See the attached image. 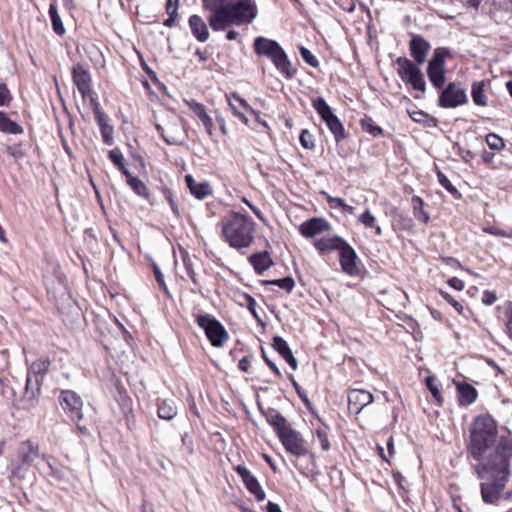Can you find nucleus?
<instances>
[{"label": "nucleus", "instance_id": "nucleus-1", "mask_svg": "<svg viewBox=\"0 0 512 512\" xmlns=\"http://www.w3.org/2000/svg\"><path fill=\"white\" fill-rule=\"evenodd\" d=\"M511 457V446L504 440L499 447L496 459H486L475 466L477 477L481 480V499L485 504L499 505L501 501H505Z\"/></svg>", "mask_w": 512, "mask_h": 512}, {"label": "nucleus", "instance_id": "nucleus-2", "mask_svg": "<svg viewBox=\"0 0 512 512\" xmlns=\"http://www.w3.org/2000/svg\"><path fill=\"white\" fill-rule=\"evenodd\" d=\"M469 453L479 463L486 459L494 460L502 441L506 440L512 449V440L501 436L497 440V424L489 414L476 416L470 425Z\"/></svg>", "mask_w": 512, "mask_h": 512}, {"label": "nucleus", "instance_id": "nucleus-3", "mask_svg": "<svg viewBox=\"0 0 512 512\" xmlns=\"http://www.w3.org/2000/svg\"><path fill=\"white\" fill-rule=\"evenodd\" d=\"M203 6L211 11L208 22L214 31L251 23L257 16V8L251 0H203Z\"/></svg>", "mask_w": 512, "mask_h": 512}, {"label": "nucleus", "instance_id": "nucleus-4", "mask_svg": "<svg viewBox=\"0 0 512 512\" xmlns=\"http://www.w3.org/2000/svg\"><path fill=\"white\" fill-rule=\"evenodd\" d=\"M222 235L230 247L242 249L254 241V221L239 212L231 211L221 219Z\"/></svg>", "mask_w": 512, "mask_h": 512}, {"label": "nucleus", "instance_id": "nucleus-5", "mask_svg": "<svg viewBox=\"0 0 512 512\" xmlns=\"http://www.w3.org/2000/svg\"><path fill=\"white\" fill-rule=\"evenodd\" d=\"M313 108L317 111L328 129L334 135L335 141L339 143L346 137L345 129L339 118L334 114L331 107L323 97H317L312 101Z\"/></svg>", "mask_w": 512, "mask_h": 512}, {"label": "nucleus", "instance_id": "nucleus-6", "mask_svg": "<svg viewBox=\"0 0 512 512\" xmlns=\"http://www.w3.org/2000/svg\"><path fill=\"white\" fill-rule=\"evenodd\" d=\"M398 75L401 80L412 86L414 90L426 91V83L420 68L406 57L396 59Z\"/></svg>", "mask_w": 512, "mask_h": 512}, {"label": "nucleus", "instance_id": "nucleus-7", "mask_svg": "<svg viewBox=\"0 0 512 512\" xmlns=\"http://www.w3.org/2000/svg\"><path fill=\"white\" fill-rule=\"evenodd\" d=\"M450 56V51L446 48H437L433 57L428 63L427 75L431 84L438 90L443 89L445 77V60Z\"/></svg>", "mask_w": 512, "mask_h": 512}, {"label": "nucleus", "instance_id": "nucleus-8", "mask_svg": "<svg viewBox=\"0 0 512 512\" xmlns=\"http://www.w3.org/2000/svg\"><path fill=\"white\" fill-rule=\"evenodd\" d=\"M196 321L204 329L207 338L213 346L221 347L227 340L228 334L224 327L220 322L211 318L210 315H199Z\"/></svg>", "mask_w": 512, "mask_h": 512}, {"label": "nucleus", "instance_id": "nucleus-9", "mask_svg": "<svg viewBox=\"0 0 512 512\" xmlns=\"http://www.w3.org/2000/svg\"><path fill=\"white\" fill-rule=\"evenodd\" d=\"M59 403L71 421L79 422L83 418V400L75 391L62 390Z\"/></svg>", "mask_w": 512, "mask_h": 512}, {"label": "nucleus", "instance_id": "nucleus-10", "mask_svg": "<svg viewBox=\"0 0 512 512\" xmlns=\"http://www.w3.org/2000/svg\"><path fill=\"white\" fill-rule=\"evenodd\" d=\"M439 96V106L443 108H456L464 105L468 101L467 94L456 83H449L445 88L441 89Z\"/></svg>", "mask_w": 512, "mask_h": 512}, {"label": "nucleus", "instance_id": "nucleus-11", "mask_svg": "<svg viewBox=\"0 0 512 512\" xmlns=\"http://www.w3.org/2000/svg\"><path fill=\"white\" fill-rule=\"evenodd\" d=\"M286 451L297 457H303L307 454L308 450L305 441L298 431L289 427L279 436Z\"/></svg>", "mask_w": 512, "mask_h": 512}, {"label": "nucleus", "instance_id": "nucleus-12", "mask_svg": "<svg viewBox=\"0 0 512 512\" xmlns=\"http://www.w3.org/2000/svg\"><path fill=\"white\" fill-rule=\"evenodd\" d=\"M339 261L343 272L349 276H357L360 272L357 264L358 255L354 248L347 242L342 246L339 251Z\"/></svg>", "mask_w": 512, "mask_h": 512}, {"label": "nucleus", "instance_id": "nucleus-13", "mask_svg": "<svg viewBox=\"0 0 512 512\" xmlns=\"http://www.w3.org/2000/svg\"><path fill=\"white\" fill-rule=\"evenodd\" d=\"M373 395L363 389H351L348 392V409L353 414H359L373 402Z\"/></svg>", "mask_w": 512, "mask_h": 512}, {"label": "nucleus", "instance_id": "nucleus-14", "mask_svg": "<svg viewBox=\"0 0 512 512\" xmlns=\"http://www.w3.org/2000/svg\"><path fill=\"white\" fill-rule=\"evenodd\" d=\"M227 102L234 114L241 122L248 125L247 113H255V110L237 93L226 96Z\"/></svg>", "mask_w": 512, "mask_h": 512}, {"label": "nucleus", "instance_id": "nucleus-15", "mask_svg": "<svg viewBox=\"0 0 512 512\" xmlns=\"http://www.w3.org/2000/svg\"><path fill=\"white\" fill-rule=\"evenodd\" d=\"M235 471L241 477L248 491L254 495L255 499L257 501H263L265 499V492L258 480L251 474V472L242 465L235 467Z\"/></svg>", "mask_w": 512, "mask_h": 512}, {"label": "nucleus", "instance_id": "nucleus-16", "mask_svg": "<svg viewBox=\"0 0 512 512\" xmlns=\"http://www.w3.org/2000/svg\"><path fill=\"white\" fill-rule=\"evenodd\" d=\"M73 81L83 98H87L91 90V75L84 65L78 63L73 67Z\"/></svg>", "mask_w": 512, "mask_h": 512}, {"label": "nucleus", "instance_id": "nucleus-17", "mask_svg": "<svg viewBox=\"0 0 512 512\" xmlns=\"http://www.w3.org/2000/svg\"><path fill=\"white\" fill-rule=\"evenodd\" d=\"M329 229L330 224L325 219L317 217L304 221L299 227L300 234L306 238H312Z\"/></svg>", "mask_w": 512, "mask_h": 512}, {"label": "nucleus", "instance_id": "nucleus-18", "mask_svg": "<svg viewBox=\"0 0 512 512\" xmlns=\"http://www.w3.org/2000/svg\"><path fill=\"white\" fill-rule=\"evenodd\" d=\"M50 360L48 357H41L34 362L29 367L28 376L26 380V388L28 389L32 384V379L34 377L36 385L39 386L40 381L43 379V375L48 371L50 367Z\"/></svg>", "mask_w": 512, "mask_h": 512}, {"label": "nucleus", "instance_id": "nucleus-19", "mask_svg": "<svg viewBox=\"0 0 512 512\" xmlns=\"http://www.w3.org/2000/svg\"><path fill=\"white\" fill-rule=\"evenodd\" d=\"M409 48L411 56L414 58L416 64L421 65L426 60L430 44L421 35H414L410 41Z\"/></svg>", "mask_w": 512, "mask_h": 512}, {"label": "nucleus", "instance_id": "nucleus-20", "mask_svg": "<svg viewBox=\"0 0 512 512\" xmlns=\"http://www.w3.org/2000/svg\"><path fill=\"white\" fill-rule=\"evenodd\" d=\"M280 50H282V47L275 40H270L262 36L254 40V51L258 55L273 59Z\"/></svg>", "mask_w": 512, "mask_h": 512}, {"label": "nucleus", "instance_id": "nucleus-21", "mask_svg": "<svg viewBox=\"0 0 512 512\" xmlns=\"http://www.w3.org/2000/svg\"><path fill=\"white\" fill-rule=\"evenodd\" d=\"M39 457V446L37 443L26 440L19 447V458L22 466H31Z\"/></svg>", "mask_w": 512, "mask_h": 512}, {"label": "nucleus", "instance_id": "nucleus-22", "mask_svg": "<svg viewBox=\"0 0 512 512\" xmlns=\"http://www.w3.org/2000/svg\"><path fill=\"white\" fill-rule=\"evenodd\" d=\"M185 182L191 194L198 199H204L212 193L211 185L208 181L197 182L192 175L187 174Z\"/></svg>", "mask_w": 512, "mask_h": 512}, {"label": "nucleus", "instance_id": "nucleus-23", "mask_svg": "<svg viewBox=\"0 0 512 512\" xmlns=\"http://www.w3.org/2000/svg\"><path fill=\"white\" fill-rule=\"evenodd\" d=\"M189 109L194 113V115L199 119V121L204 126L206 132L209 135H212L213 129V121L211 117L207 114L206 109L203 104L196 102L195 100L186 101Z\"/></svg>", "mask_w": 512, "mask_h": 512}, {"label": "nucleus", "instance_id": "nucleus-24", "mask_svg": "<svg viewBox=\"0 0 512 512\" xmlns=\"http://www.w3.org/2000/svg\"><path fill=\"white\" fill-rule=\"evenodd\" d=\"M345 242L343 238L333 236L316 240L314 246L321 254H328L332 251H340Z\"/></svg>", "mask_w": 512, "mask_h": 512}, {"label": "nucleus", "instance_id": "nucleus-25", "mask_svg": "<svg viewBox=\"0 0 512 512\" xmlns=\"http://www.w3.org/2000/svg\"><path fill=\"white\" fill-rule=\"evenodd\" d=\"M189 27L193 36L200 42L209 39V31L206 22L199 15H192L189 19Z\"/></svg>", "mask_w": 512, "mask_h": 512}, {"label": "nucleus", "instance_id": "nucleus-26", "mask_svg": "<svg viewBox=\"0 0 512 512\" xmlns=\"http://www.w3.org/2000/svg\"><path fill=\"white\" fill-rule=\"evenodd\" d=\"M458 401L461 406L473 404L478 396L477 390L470 384L459 382L456 384Z\"/></svg>", "mask_w": 512, "mask_h": 512}, {"label": "nucleus", "instance_id": "nucleus-27", "mask_svg": "<svg viewBox=\"0 0 512 512\" xmlns=\"http://www.w3.org/2000/svg\"><path fill=\"white\" fill-rule=\"evenodd\" d=\"M276 68L282 73L287 79H291L296 74V69L292 66V63L289 61L287 54L282 49L280 52L276 54L273 59H271Z\"/></svg>", "mask_w": 512, "mask_h": 512}, {"label": "nucleus", "instance_id": "nucleus-28", "mask_svg": "<svg viewBox=\"0 0 512 512\" xmlns=\"http://www.w3.org/2000/svg\"><path fill=\"white\" fill-rule=\"evenodd\" d=\"M249 262L258 275L263 274L273 265V260L267 251L252 254Z\"/></svg>", "mask_w": 512, "mask_h": 512}, {"label": "nucleus", "instance_id": "nucleus-29", "mask_svg": "<svg viewBox=\"0 0 512 512\" xmlns=\"http://www.w3.org/2000/svg\"><path fill=\"white\" fill-rule=\"evenodd\" d=\"M273 347L274 349L284 358V360L289 364V366L293 369H297V360L293 356L291 349L289 348L287 342L280 336H276L273 339Z\"/></svg>", "mask_w": 512, "mask_h": 512}, {"label": "nucleus", "instance_id": "nucleus-30", "mask_svg": "<svg viewBox=\"0 0 512 512\" xmlns=\"http://www.w3.org/2000/svg\"><path fill=\"white\" fill-rule=\"evenodd\" d=\"M267 421L271 426H273L277 436H279L281 433H283L286 429L290 427L285 417L276 410H272L267 415Z\"/></svg>", "mask_w": 512, "mask_h": 512}, {"label": "nucleus", "instance_id": "nucleus-31", "mask_svg": "<svg viewBox=\"0 0 512 512\" xmlns=\"http://www.w3.org/2000/svg\"><path fill=\"white\" fill-rule=\"evenodd\" d=\"M408 114L414 122L422 124L425 127L431 128L437 125L436 119L422 110H408Z\"/></svg>", "mask_w": 512, "mask_h": 512}, {"label": "nucleus", "instance_id": "nucleus-32", "mask_svg": "<svg viewBox=\"0 0 512 512\" xmlns=\"http://www.w3.org/2000/svg\"><path fill=\"white\" fill-rule=\"evenodd\" d=\"M0 131L18 135L23 133V128L16 122L10 120L4 112L0 111Z\"/></svg>", "mask_w": 512, "mask_h": 512}, {"label": "nucleus", "instance_id": "nucleus-33", "mask_svg": "<svg viewBox=\"0 0 512 512\" xmlns=\"http://www.w3.org/2000/svg\"><path fill=\"white\" fill-rule=\"evenodd\" d=\"M484 86V81L474 82L472 84L471 97L474 104L477 106L484 107L487 105V97L485 95Z\"/></svg>", "mask_w": 512, "mask_h": 512}, {"label": "nucleus", "instance_id": "nucleus-34", "mask_svg": "<svg viewBox=\"0 0 512 512\" xmlns=\"http://www.w3.org/2000/svg\"><path fill=\"white\" fill-rule=\"evenodd\" d=\"M414 216L417 220L427 224L430 220L428 213L424 210V201L419 196H413L411 199Z\"/></svg>", "mask_w": 512, "mask_h": 512}, {"label": "nucleus", "instance_id": "nucleus-35", "mask_svg": "<svg viewBox=\"0 0 512 512\" xmlns=\"http://www.w3.org/2000/svg\"><path fill=\"white\" fill-rule=\"evenodd\" d=\"M49 15L52 21V28L57 35H63L65 33V27L62 19L58 13L56 1L54 0L49 6Z\"/></svg>", "mask_w": 512, "mask_h": 512}, {"label": "nucleus", "instance_id": "nucleus-36", "mask_svg": "<svg viewBox=\"0 0 512 512\" xmlns=\"http://www.w3.org/2000/svg\"><path fill=\"white\" fill-rule=\"evenodd\" d=\"M109 159L121 171L123 175L128 174L129 170L125 166V159L122 152L118 148L109 151Z\"/></svg>", "mask_w": 512, "mask_h": 512}, {"label": "nucleus", "instance_id": "nucleus-37", "mask_svg": "<svg viewBox=\"0 0 512 512\" xmlns=\"http://www.w3.org/2000/svg\"><path fill=\"white\" fill-rule=\"evenodd\" d=\"M263 284L277 286L289 293L293 290L295 286V281L292 277L287 276L281 279L265 280L263 281Z\"/></svg>", "mask_w": 512, "mask_h": 512}, {"label": "nucleus", "instance_id": "nucleus-38", "mask_svg": "<svg viewBox=\"0 0 512 512\" xmlns=\"http://www.w3.org/2000/svg\"><path fill=\"white\" fill-rule=\"evenodd\" d=\"M127 180V184L140 196H143L146 194V186L145 184L138 179L137 177H134L131 175L130 172L128 174L124 175Z\"/></svg>", "mask_w": 512, "mask_h": 512}, {"label": "nucleus", "instance_id": "nucleus-39", "mask_svg": "<svg viewBox=\"0 0 512 512\" xmlns=\"http://www.w3.org/2000/svg\"><path fill=\"white\" fill-rule=\"evenodd\" d=\"M177 8H178V0H167L166 3V12L169 14V18L165 20L164 25L171 27L178 17L177 14Z\"/></svg>", "mask_w": 512, "mask_h": 512}, {"label": "nucleus", "instance_id": "nucleus-40", "mask_svg": "<svg viewBox=\"0 0 512 512\" xmlns=\"http://www.w3.org/2000/svg\"><path fill=\"white\" fill-rule=\"evenodd\" d=\"M437 178H438L440 185L442 187H444L449 193H451L455 198L461 197L460 192L457 190V188L454 185H452V183L450 182V180L446 177V175L444 173H442L441 171H438Z\"/></svg>", "mask_w": 512, "mask_h": 512}, {"label": "nucleus", "instance_id": "nucleus-41", "mask_svg": "<svg viewBox=\"0 0 512 512\" xmlns=\"http://www.w3.org/2000/svg\"><path fill=\"white\" fill-rule=\"evenodd\" d=\"M486 143L490 149L496 151L502 150L505 146L503 138L495 133H489L486 135Z\"/></svg>", "mask_w": 512, "mask_h": 512}, {"label": "nucleus", "instance_id": "nucleus-42", "mask_svg": "<svg viewBox=\"0 0 512 512\" xmlns=\"http://www.w3.org/2000/svg\"><path fill=\"white\" fill-rule=\"evenodd\" d=\"M177 414V407L173 400L162 403V419L171 420Z\"/></svg>", "mask_w": 512, "mask_h": 512}, {"label": "nucleus", "instance_id": "nucleus-43", "mask_svg": "<svg viewBox=\"0 0 512 512\" xmlns=\"http://www.w3.org/2000/svg\"><path fill=\"white\" fill-rule=\"evenodd\" d=\"M425 382H426V386L429 389V391L431 392L433 398L440 405L442 403V397H441V392L435 383V378L433 376H428V377H426Z\"/></svg>", "mask_w": 512, "mask_h": 512}, {"label": "nucleus", "instance_id": "nucleus-44", "mask_svg": "<svg viewBox=\"0 0 512 512\" xmlns=\"http://www.w3.org/2000/svg\"><path fill=\"white\" fill-rule=\"evenodd\" d=\"M299 140L301 145L305 149H312L315 146L314 136L307 129L302 130Z\"/></svg>", "mask_w": 512, "mask_h": 512}, {"label": "nucleus", "instance_id": "nucleus-45", "mask_svg": "<svg viewBox=\"0 0 512 512\" xmlns=\"http://www.w3.org/2000/svg\"><path fill=\"white\" fill-rule=\"evenodd\" d=\"M162 193L166 199V201L168 202L169 204V207L171 209V211L173 212V214L175 216H179V208H178V204L173 196V193L171 190H168V189H162Z\"/></svg>", "mask_w": 512, "mask_h": 512}, {"label": "nucleus", "instance_id": "nucleus-46", "mask_svg": "<svg viewBox=\"0 0 512 512\" xmlns=\"http://www.w3.org/2000/svg\"><path fill=\"white\" fill-rule=\"evenodd\" d=\"M358 221L366 228H373L375 226L376 218L369 209L358 217Z\"/></svg>", "mask_w": 512, "mask_h": 512}, {"label": "nucleus", "instance_id": "nucleus-47", "mask_svg": "<svg viewBox=\"0 0 512 512\" xmlns=\"http://www.w3.org/2000/svg\"><path fill=\"white\" fill-rule=\"evenodd\" d=\"M300 54H301V57L303 58V60L310 66L312 67H318L319 66V61L317 60V58L312 54V52L305 48V47H301L300 48Z\"/></svg>", "mask_w": 512, "mask_h": 512}, {"label": "nucleus", "instance_id": "nucleus-48", "mask_svg": "<svg viewBox=\"0 0 512 512\" xmlns=\"http://www.w3.org/2000/svg\"><path fill=\"white\" fill-rule=\"evenodd\" d=\"M94 115H95V120L100 128L109 126L108 117L103 112H101V110L98 106V103H96V105H95Z\"/></svg>", "mask_w": 512, "mask_h": 512}, {"label": "nucleus", "instance_id": "nucleus-49", "mask_svg": "<svg viewBox=\"0 0 512 512\" xmlns=\"http://www.w3.org/2000/svg\"><path fill=\"white\" fill-rule=\"evenodd\" d=\"M316 437L321 445V448L324 451H328L331 446H330V442H329L327 433L322 429H318V430H316Z\"/></svg>", "mask_w": 512, "mask_h": 512}, {"label": "nucleus", "instance_id": "nucleus-50", "mask_svg": "<svg viewBox=\"0 0 512 512\" xmlns=\"http://www.w3.org/2000/svg\"><path fill=\"white\" fill-rule=\"evenodd\" d=\"M244 300H245V304H246L248 310L251 312L253 317L256 318V319H259V316H258V313H257V310H256V301H255V299L251 295L245 294L244 295Z\"/></svg>", "mask_w": 512, "mask_h": 512}, {"label": "nucleus", "instance_id": "nucleus-51", "mask_svg": "<svg viewBox=\"0 0 512 512\" xmlns=\"http://www.w3.org/2000/svg\"><path fill=\"white\" fill-rule=\"evenodd\" d=\"M440 294L444 300H446L450 305H452L459 313L462 312L463 306L455 300L448 292L441 290Z\"/></svg>", "mask_w": 512, "mask_h": 512}, {"label": "nucleus", "instance_id": "nucleus-52", "mask_svg": "<svg viewBox=\"0 0 512 512\" xmlns=\"http://www.w3.org/2000/svg\"><path fill=\"white\" fill-rule=\"evenodd\" d=\"M101 135L103 137V141L107 145H111L113 142V127L107 126L100 128Z\"/></svg>", "mask_w": 512, "mask_h": 512}, {"label": "nucleus", "instance_id": "nucleus-53", "mask_svg": "<svg viewBox=\"0 0 512 512\" xmlns=\"http://www.w3.org/2000/svg\"><path fill=\"white\" fill-rule=\"evenodd\" d=\"M11 100L10 92L5 84L0 83V106L7 105Z\"/></svg>", "mask_w": 512, "mask_h": 512}, {"label": "nucleus", "instance_id": "nucleus-54", "mask_svg": "<svg viewBox=\"0 0 512 512\" xmlns=\"http://www.w3.org/2000/svg\"><path fill=\"white\" fill-rule=\"evenodd\" d=\"M496 300H497L496 292L490 291V290H485L483 292L482 303H484L485 305H492L496 302Z\"/></svg>", "mask_w": 512, "mask_h": 512}, {"label": "nucleus", "instance_id": "nucleus-55", "mask_svg": "<svg viewBox=\"0 0 512 512\" xmlns=\"http://www.w3.org/2000/svg\"><path fill=\"white\" fill-rule=\"evenodd\" d=\"M292 384L300 399L304 402L306 407H308L310 405V400L308 399L307 394L302 390L300 385L295 380H292Z\"/></svg>", "mask_w": 512, "mask_h": 512}, {"label": "nucleus", "instance_id": "nucleus-56", "mask_svg": "<svg viewBox=\"0 0 512 512\" xmlns=\"http://www.w3.org/2000/svg\"><path fill=\"white\" fill-rule=\"evenodd\" d=\"M327 203L330 208H337V207H343L345 206V201L342 198L339 197H333L330 195H327Z\"/></svg>", "mask_w": 512, "mask_h": 512}, {"label": "nucleus", "instance_id": "nucleus-57", "mask_svg": "<svg viewBox=\"0 0 512 512\" xmlns=\"http://www.w3.org/2000/svg\"><path fill=\"white\" fill-rule=\"evenodd\" d=\"M141 82H142L143 87L146 90V93L148 95V98H149L150 102L157 101L158 100V96H157V94L155 92H153L151 90L149 82L146 79L142 80Z\"/></svg>", "mask_w": 512, "mask_h": 512}, {"label": "nucleus", "instance_id": "nucleus-58", "mask_svg": "<svg viewBox=\"0 0 512 512\" xmlns=\"http://www.w3.org/2000/svg\"><path fill=\"white\" fill-rule=\"evenodd\" d=\"M447 283L453 289H456V290H459V291L464 289V282L461 279L457 278V277L450 278L447 281Z\"/></svg>", "mask_w": 512, "mask_h": 512}, {"label": "nucleus", "instance_id": "nucleus-59", "mask_svg": "<svg viewBox=\"0 0 512 512\" xmlns=\"http://www.w3.org/2000/svg\"><path fill=\"white\" fill-rule=\"evenodd\" d=\"M6 152L9 156H11L14 159H19L23 156L20 148L16 146H8Z\"/></svg>", "mask_w": 512, "mask_h": 512}, {"label": "nucleus", "instance_id": "nucleus-60", "mask_svg": "<svg viewBox=\"0 0 512 512\" xmlns=\"http://www.w3.org/2000/svg\"><path fill=\"white\" fill-rule=\"evenodd\" d=\"M262 356L266 362V364L269 366V368L277 375V376H281V372L280 370L278 369V367L276 366V364L271 361L265 354V351L262 349Z\"/></svg>", "mask_w": 512, "mask_h": 512}, {"label": "nucleus", "instance_id": "nucleus-61", "mask_svg": "<svg viewBox=\"0 0 512 512\" xmlns=\"http://www.w3.org/2000/svg\"><path fill=\"white\" fill-rule=\"evenodd\" d=\"M363 128L373 136H378L382 134V129L379 126L373 124L363 125Z\"/></svg>", "mask_w": 512, "mask_h": 512}, {"label": "nucleus", "instance_id": "nucleus-62", "mask_svg": "<svg viewBox=\"0 0 512 512\" xmlns=\"http://www.w3.org/2000/svg\"><path fill=\"white\" fill-rule=\"evenodd\" d=\"M460 156L467 163L474 158V154L468 149H460Z\"/></svg>", "mask_w": 512, "mask_h": 512}, {"label": "nucleus", "instance_id": "nucleus-63", "mask_svg": "<svg viewBox=\"0 0 512 512\" xmlns=\"http://www.w3.org/2000/svg\"><path fill=\"white\" fill-rule=\"evenodd\" d=\"M506 332L510 339H512V309L507 314Z\"/></svg>", "mask_w": 512, "mask_h": 512}, {"label": "nucleus", "instance_id": "nucleus-64", "mask_svg": "<svg viewBox=\"0 0 512 512\" xmlns=\"http://www.w3.org/2000/svg\"><path fill=\"white\" fill-rule=\"evenodd\" d=\"M250 361L247 357H243L238 364V367L241 371L247 372L250 368Z\"/></svg>", "mask_w": 512, "mask_h": 512}]
</instances>
